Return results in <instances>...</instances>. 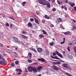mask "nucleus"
Here are the masks:
<instances>
[{
	"label": "nucleus",
	"mask_w": 76,
	"mask_h": 76,
	"mask_svg": "<svg viewBox=\"0 0 76 76\" xmlns=\"http://www.w3.org/2000/svg\"><path fill=\"white\" fill-rule=\"evenodd\" d=\"M42 68V66H39V67H37V69L38 71H39Z\"/></svg>",
	"instance_id": "14"
},
{
	"label": "nucleus",
	"mask_w": 76,
	"mask_h": 76,
	"mask_svg": "<svg viewBox=\"0 0 76 76\" xmlns=\"http://www.w3.org/2000/svg\"><path fill=\"white\" fill-rule=\"evenodd\" d=\"M53 68L54 69V70H57V71H58L59 69V67L54 65L53 66Z\"/></svg>",
	"instance_id": "7"
},
{
	"label": "nucleus",
	"mask_w": 76,
	"mask_h": 76,
	"mask_svg": "<svg viewBox=\"0 0 76 76\" xmlns=\"http://www.w3.org/2000/svg\"><path fill=\"white\" fill-rule=\"evenodd\" d=\"M28 56H29V57H31L32 56V54H31V53L30 52L28 53Z\"/></svg>",
	"instance_id": "21"
},
{
	"label": "nucleus",
	"mask_w": 76,
	"mask_h": 76,
	"mask_svg": "<svg viewBox=\"0 0 76 76\" xmlns=\"http://www.w3.org/2000/svg\"><path fill=\"white\" fill-rule=\"evenodd\" d=\"M71 34H72V33L69 31H68L67 32H65L64 33V34L65 35H70Z\"/></svg>",
	"instance_id": "11"
},
{
	"label": "nucleus",
	"mask_w": 76,
	"mask_h": 76,
	"mask_svg": "<svg viewBox=\"0 0 76 76\" xmlns=\"http://www.w3.org/2000/svg\"><path fill=\"white\" fill-rule=\"evenodd\" d=\"M74 50L75 53H76V47H74Z\"/></svg>",
	"instance_id": "41"
},
{
	"label": "nucleus",
	"mask_w": 76,
	"mask_h": 76,
	"mask_svg": "<svg viewBox=\"0 0 76 76\" xmlns=\"http://www.w3.org/2000/svg\"><path fill=\"white\" fill-rule=\"evenodd\" d=\"M74 10L76 12V7H74Z\"/></svg>",
	"instance_id": "48"
},
{
	"label": "nucleus",
	"mask_w": 76,
	"mask_h": 76,
	"mask_svg": "<svg viewBox=\"0 0 76 76\" xmlns=\"http://www.w3.org/2000/svg\"><path fill=\"white\" fill-rule=\"evenodd\" d=\"M31 50L33 51H34V52H35V53H37V51L33 47L31 48Z\"/></svg>",
	"instance_id": "12"
},
{
	"label": "nucleus",
	"mask_w": 76,
	"mask_h": 76,
	"mask_svg": "<svg viewBox=\"0 0 76 76\" xmlns=\"http://www.w3.org/2000/svg\"><path fill=\"white\" fill-rule=\"evenodd\" d=\"M45 21L44 20H42V22L43 23H44V22H45Z\"/></svg>",
	"instance_id": "46"
},
{
	"label": "nucleus",
	"mask_w": 76,
	"mask_h": 76,
	"mask_svg": "<svg viewBox=\"0 0 76 76\" xmlns=\"http://www.w3.org/2000/svg\"><path fill=\"white\" fill-rule=\"evenodd\" d=\"M33 72H37V68H33Z\"/></svg>",
	"instance_id": "18"
},
{
	"label": "nucleus",
	"mask_w": 76,
	"mask_h": 76,
	"mask_svg": "<svg viewBox=\"0 0 76 76\" xmlns=\"http://www.w3.org/2000/svg\"><path fill=\"white\" fill-rule=\"evenodd\" d=\"M63 55L64 57L66 56V54H65V53H63Z\"/></svg>",
	"instance_id": "60"
},
{
	"label": "nucleus",
	"mask_w": 76,
	"mask_h": 76,
	"mask_svg": "<svg viewBox=\"0 0 76 76\" xmlns=\"http://www.w3.org/2000/svg\"><path fill=\"white\" fill-rule=\"evenodd\" d=\"M27 69L29 72H33V68H32V67L28 66L27 68Z\"/></svg>",
	"instance_id": "4"
},
{
	"label": "nucleus",
	"mask_w": 76,
	"mask_h": 76,
	"mask_svg": "<svg viewBox=\"0 0 76 76\" xmlns=\"http://www.w3.org/2000/svg\"><path fill=\"white\" fill-rule=\"evenodd\" d=\"M61 62H62V63H65V61H61Z\"/></svg>",
	"instance_id": "57"
},
{
	"label": "nucleus",
	"mask_w": 76,
	"mask_h": 76,
	"mask_svg": "<svg viewBox=\"0 0 76 76\" xmlns=\"http://www.w3.org/2000/svg\"><path fill=\"white\" fill-rule=\"evenodd\" d=\"M18 61H17L15 62V64H18Z\"/></svg>",
	"instance_id": "50"
},
{
	"label": "nucleus",
	"mask_w": 76,
	"mask_h": 76,
	"mask_svg": "<svg viewBox=\"0 0 76 76\" xmlns=\"http://www.w3.org/2000/svg\"><path fill=\"white\" fill-rule=\"evenodd\" d=\"M37 2L38 3H39V4H42L43 6H45V5H47V9H50V7H51V6L50 4V2H49L48 4H47V1L45 0H37Z\"/></svg>",
	"instance_id": "1"
},
{
	"label": "nucleus",
	"mask_w": 76,
	"mask_h": 76,
	"mask_svg": "<svg viewBox=\"0 0 76 76\" xmlns=\"http://www.w3.org/2000/svg\"><path fill=\"white\" fill-rule=\"evenodd\" d=\"M0 59H2V58H1V55L0 54Z\"/></svg>",
	"instance_id": "63"
},
{
	"label": "nucleus",
	"mask_w": 76,
	"mask_h": 76,
	"mask_svg": "<svg viewBox=\"0 0 76 76\" xmlns=\"http://www.w3.org/2000/svg\"><path fill=\"white\" fill-rule=\"evenodd\" d=\"M63 66L66 68V69H69V65L66 63H64L62 64Z\"/></svg>",
	"instance_id": "3"
},
{
	"label": "nucleus",
	"mask_w": 76,
	"mask_h": 76,
	"mask_svg": "<svg viewBox=\"0 0 76 76\" xmlns=\"http://www.w3.org/2000/svg\"><path fill=\"white\" fill-rule=\"evenodd\" d=\"M0 64H3V65H6L7 64L6 62L4 61H0Z\"/></svg>",
	"instance_id": "9"
},
{
	"label": "nucleus",
	"mask_w": 76,
	"mask_h": 76,
	"mask_svg": "<svg viewBox=\"0 0 76 76\" xmlns=\"http://www.w3.org/2000/svg\"><path fill=\"white\" fill-rule=\"evenodd\" d=\"M26 2L24 1L22 3V5L23 6H25V4H26Z\"/></svg>",
	"instance_id": "20"
},
{
	"label": "nucleus",
	"mask_w": 76,
	"mask_h": 76,
	"mask_svg": "<svg viewBox=\"0 0 76 76\" xmlns=\"http://www.w3.org/2000/svg\"><path fill=\"white\" fill-rule=\"evenodd\" d=\"M45 52L46 53H49V51H48V50H46Z\"/></svg>",
	"instance_id": "43"
},
{
	"label": "nucleus",
	"mask_w": 76,
	"mask_h": 76,
	"mask_svg": "<svg viewBox=\"0 0 76 76\" xmlns=\"http://www.w3.org/2000/svg\"><path fill=\"white\" fill-rule=\"evenodd\" d=\"M2 17H3L4 18V17H5V15H4V14H3L2 15Z\"/></svg>",
	"instance_id": "62"
},
{
	"label": "nucleus",
	"mask_w": 76,
	"mask_h": 76,
	"mask_svg": "<svg viewBox=\"0 0 76 76\" xmlns=\"http://www.w3.org/2000/svg\"><path fill=\"white\" fill-rule=\"evenodd\" d=\"M68 58L69 59H73V57L72 55H70L69 54H67Z\"/></svg>",
	"instance_id": "8"
},
{
	"label": "nucleus",
	"mask_w": 76,
	"mask_h": 76,
	"mask_svg": "<svg viewBox=\"0 0 76 76\" xmlns=\"http://www.w3.org/2000/svg\"><path fill=\"white\" fill-rule=\"evenodd\" d=\"M39 61H41L42 62H44L45 61V59L43 58H39L38 59Z\"/></svg>",
	"instance_id": "10"
},
{
	"label": "nucleus",
	"mask_w": 76,
	"mask_h": 76,
	"mask_svg": "<svg viewBox=\"0 0 76 76\" xmlns=\"http://www.w3.org/2000/svg\"><path fill=\"white\" fill-rule=\"evenodd\" d=\"M62 53L63 54H66V53L65 52H64V51H63V52Z\"/></svg>",
	"instance_id": "64"
},
{
	"label": "nucleus",
	"mask_w": 76,
	"mask_h": 76,
	"mask_svg": "<svg viewBox=\"0 0 76 76\" xmlns=\"http://www.w3.org/2000/svg\"><path fill=\"white\" fill-rule=\"evenodd\" d=\"M65 42L64 41H63V42H61V44H64V43Z\"/></svg>",
	"instance_id": "56"
},
{
	"label": "nucleus",
	"mask_w": 76,
	"mask_h": 76,
	"mask_svg": "<svg viewBox=\"0 0 76 76\" xmlns=\"http://www.w3.org/2000/svg\"><path fill=\"white\" fill-rule=\"evenodd\" d=\"M13 39L14 41V42H15V43H17V44H20V43H21V42L15 37H13Z\"/></svg>",
	"instance_id": "2"
},
{
	"label": "nucleus",
	"mask_w": 76,
	"mask_h": 76,
	"mask_svg": "<svg viewBox=\"0 0 76 76\" xmlns=\"http://www.w3.org/2000/svg\"><path fill=\"white\" fill-rule=\"evenodd\" d=\"M61 8L62 9H64V6H62L61 7Z\"/></svg>",
	"instance_id": "52"
},
{
	"label": "nucleus",
	"mask_w": 76,
	"mask_h": 76,
	"mask_svg": "<svg viewBox=\"0 0 76 76\" xmlns=\"http://www.w3.org/2000/svg\"><path fill=\"white\" fill-rule=\"evenodd\" d=\"M72 20H73V22H75H75H76V21L75 20L73 19Z\"/></svg>",
	"instance_id": "55"
},
{
	"label": "nucleus",
	"mask_w": 76,
	"mask_h": 76,
	"mask_svg": "<svg viewBox=\"0 0 76 76\" xmlns=\"http://www.w3.org/2000/svg\"><path fill=\"white\" fill-rule=\"evenodd\" d=\"M36 14L37 15H39V12L38 11H36Z\"/></svg>",
	"instance_id": "34"
},
{
	"label": "nucleus",
	"mask_w": 76,
	"mask_h": 76,
	"mask_svg": "<svg viewBox=\"0 0 76 76\" xmlns=\"http://www.w3.org/2000/svg\"><path fill=\"white\" fill-rule=\"evenodd\" d=\"M15 70L17 72H22V70L18 69H16Z\"/></svg>",
	"instance_id": "17"
},
{
	"label": "nucleus",
	"mask_w": 76,
	"mask_h": 76,
	"mask_svg": "<svg viewBox=\"0 0 76 76\" xmlns=\"http://www.w3.org/2000/svg\"><path fill=\"white\" fill-rule=\"evenodd\" d=\"M50 45H53L54 43L53 42L51 43L50 44Z\"/></svg>",
	"instance_id": "47"
},
{
	"label": "nucleus",
	"mask_w": 76,
	"mask_h": 76,
	"mask_svg": "<svg viewBox=\"0 0 76 76\" xmlns=\"http://www.w3.org/2000/svg\"><path fill=\"white\" fill-rule=\"evenodd\" d=\"M73 43H74L75 45H76V40H73L72 41Z\"/></svg>",
	"instance_id": "30"
},
{
	"label": "nucleus",
	"mask_w": 76,
	"mask_h": 76,
	"mask_svg": "<svg viewBox=\"0 0 76 76\" xmlns=\"http://www.w3.org/2000/svg\"><path fill=\"white\" fill-rule=\"evenodd\" d=\"M50 27H51L52 28H53V27H54V25H53V24L50 25Z\"/></svg>",
	"instance_id": "45"
},
{
	"label": "nucleus",
	"mask_w": 76,
	"mask_h": 76,
	"mask_svg": "<svg viewBox=\"0 0 76 76\" xmlns=\"http://www.w3.org/2000/svg\"><path fill=\"white\" fill-rule=\"evenodd\" d=\"M30 20L31 22H33V21H34V19L32 18H31L30 19Z\"/></svg>",
	"instance_id": "32"
},
{
	"label": "nucleus",
	"mask_w": 76,
	"mask_h": 76,
	"mask_svg": "<svg viewBox=\"0 0 76 76\" xmlns=\"http://www.w3.org/2000/svg\"><path fill=\"white\" fill-rule=\"evenodd\" d=\"M6 26L9 27V23H7L6 24Z\"/></svg>",
	"instance_id": "39"
},
{
	"label": "nucleus",
	"mask_w": 76,
	"mask_h": 76,
	"mask_svg": "<svg viewBox=\"0 0 76 76\" xmlns=\"http://www.w3.org/2000/svg\"><path fill=\"white\" fill-rule=\"evenodd\" d=\"M52 3H54L55 2V0H52Z\"/></svg>",
	"instance_id": "54"
},
{
	"label": "nucleus",
	"mask_w": 76,
	"mask_h": 76,
	"mask_svg": "<svg viewBox=\"0 0 76 76\" xmlns=\"http://www.w3.org/2000/svg\"><path fill=\"white\" fill-rule=\"evenodd\" d=\"M8 18H10L11 19H12V20H14V18L13 17H8Z\"/></svg>",
	"instance_id": "31"
},
{
	"label": "nucleus",
	"mask_w": 76,
	"mask_h": 76,
	"mask_svg": "<svg viewBox=\"0 0 76 76\" xmlns=\"http://www.w3.org/2000/svg\"><path fill=\"white\" fill-rule=\"evenodd\" d=\"M28 24V26H29V27H32V23H29Z\"/></svg>",
	"instance_id": "16"
},
{
	"label": "nucleus",
	"mask_w": 76,
	"mask_h": 76,
	"mask_svg": "<svg viewBox=\"0 0 76 76\" xmlns=\"http://www.w3.org/2000/svg\"><path fill=\"white\" fill-rule=\"evenodd\" d=\"M28 63H32V61L30 60H28Z\"/></svg>",
	"instance_id": "37"
},
{
	"label": "nucleus",
	"mask_w": 76,
	"mask_h": 76,
	"mask_svg": "<svg viewBox=\"0 0 76 76\" xmlns=\"http://www.w3.org/2000/svg\"><path fill=\"white\" fill-rule=\"evenodd\" d=\"M14 53L15 54V55H18V53L16 52H15Z\"/></svg>",
	"instance_id": "61"
},
{
	"label": "nucleus",
	"mask_w": 76,
	"mask_h": 76,
	"mask_svg": "<svg viewBox=\"0 0 76 76\" xmlns=\"http://www.w3.org/2000/svg\"><path fill=\"white\" fill-rule=\"evenodd\" d=\"M74 29H75V30H76V29H75V26L72 29H71V30H72V31H73V30H74Z\"/></svg>",
	"instance_id": "40"
},
{
	"label": "nucleus",
	"mask_w": 76,
	"mask_h": 76,
	"mask_svg": "<svg viewBox=\"0 0 76 76\" xmlns=\"http://www.w3.org/2000/svg\"><path fill=\"white\" fill-rule=\"evenodd\" d=\"M21 75V73L20 72H18V75Z\"/></svg>",
	"instance_id": "53"
},
{
	"label": "nucleus",
	"mask_w": 76,
	"mask_h": 76,
	"mask_svg": "<svg viewBox=\"0 0 76 76\" xmlns=\"http://www.w3.org/2000/svg\"><path fill=\"white\" fill-rule=\"evenodd\" d=\"M68 0H65V2L66 3H68Z\"/></svg>",
	"instance_id": "49"
},
{
	"label": "nucleus",
	"mask_w": 76,
	"mask_h": 76,
	"mask_svg": "<svg viewBox=\"0 0 76 76\" xmlns=\"http://www.w3.org/2000/svg\"><path fill=\"white\" fill-rule=\"evenodd\" d=\"M56 53H55L53 52V56H56Z\"/></svg>",
	"instance_id": "38"
},
{
	"label": "nucleus",
	"mask_w": 76,
	"mask_h": 76,
	"mask_svg": "<svg viewBox=\"0 0 76 76\" xmlns=\"http://www.w3.org/2000/svg\"><path fill=\"white\" fill-rule=\"evenodd\" d=\"M37 51L38 53H42V49L40 48H38L37 49Z\"/></svg>",
	"instance_id": "5"
},
{
	"label": "nucleus",
	"mask_w": 76,
	"mask_h": 76,
	"mask_svg": "<svg viewBox=\"0 0 76 76\" xmlns=\"http://www.w3.org/2000/svg\"><path fill=\"white\" fill-rule=\"evenodd\" d=\"M42 32L44 34H45H45H47V32H46V31H45L44 30L42 31Z\"/></svg>",
	"instance_id": "22"
},
{
	"label": "nucleus",
	"mask_w": 76,
	"mask_h": 76,
	"mask_svg": "<svg viewBox=\"0 0 76 76\" xmlns=\"http://www.w3.org/2000/svg\"><path fill=\"white\" fill-rule=\"evenodd\" d=\"M56 8H54L53 10V12H55V11H56Z\"/></svg>",
	"instance_id": "51"
},
{
	"label": "nucleus",
	"mask_w": 76,
	"mask_h": 76,
	"mask_svg": "<svg viewBox=\"0 0 76 76\" xmlns=\"http://www.w3.org/2000/svg\"><path fill=\"white\" fill-rule=\"evenodd\" d=\"M68 4H69V5H70L72 3V2H71L70 1H69L68 2Z\"/></svg>",
	"instance_id": "44"
},
{
	"label": "nucleus",
	"mask_w": 76,
	"mask_h": 76,
	"mask_svg": "<svg viewBox=\"0 0 76 76\" xmlns=\"http://www.w3.org/2000/svg\"><path fill=\"white\" fill-rule=\"evenodd\" d=\"M11 66H12V67H15V64L14 63H11Z\"/></svg>",
	"instance_id": "26"
},
{
	"label": "nucleus",
	"mask_w": 76,
	"mask_h": 76,
	"mask_svg": "<svg viewBox=\"0 0 76 76\" xmlns=\"http://www.w3.org/2000/svg\"><path fill=\"white\" fill-rule=\"evenodd\" d=\"M56 53L57 55H58L59 57H61V58H63V56H62V55L60 53L58 52L57 51H56Z\"/></svg>",
	"instance_id": "6"
},
{
	"label": "nucleus",
	"mask_w": 76,
	"mask_h": 76,
	"mask_svg": "<svg viewBox=\"0 0 76 76\" xmlns=\"http://www.w3.org/2000/svg\"><path fill=\"white\" fill-rule=\"evenodd\" d=\"M58 19V20H59L61 22H62V21H63V20L61 18H59V19Z\"/></svg>",
	"instance_id": "29"
},
{
	"label": "nucleus",
	"mask_w": 76,
	"mask_h": 76,
	"mask_svg": "<svg viewBox=\"0 0 76 76\" xmlns=\"http://www.w3.org/2000/svg\"><path fill=\"white\" fill-rule=\"evenodd\" d=\"M51 57L52 58H53V59L55 58V56H51Z\"/></svg>",
	"instance_id": "59"
},
{
	"label": "nucleus",
	"mask_w": 76,
	"mask_h": 76,
	"mask_svg": "<svg viewBox=\"0 0 76 76\" xmlns=\"http://www.w3.org/2000/svg\"><path fill=\"white\" fill-rule=\"evenodd\" d=\"M64 10H66V11H67V7L66 6H64Z\"/></svg>",
	"instance_id": "35"
},
{
	"label": "nucleus",
	"mask_w": 76,
	"mask_h": 76,
	"mask_svg": "<svg viewBox=\"0 0 76 76\" xmlns=\"http://www.w3.org/2000/svg\"><path fill=\"white\" fill-rule=\"evenodd\" d=\"M10 27L11 28L13 27V24L12 23L10 24Z\"/></svg>",
	"instance_id": "42"
},
{
	"label": "nucleus",
	"mask_w": 76,
	"mask_h": 76,
	"mask_svg": "<svg viewBox=\"0 0 76 76\" xmlns=\"http://www.w3.org/2000/svg\"><path fill=\"white\" fill-rule=\"evenodd\" d=\"M39 37H40V38H43V37H44V35H42L41 34H40L39 35Z\"/></svg>",
	"instance_id": "24"
},
{
	"label": "nucleus",
	"mask_w": 76,
	"mask_h": 76,
	"mask_svg": "<svg viewBox=\"0 0 76 76\" xmlns=\"http://www.w3.org/2000/svg\"><path fill=\"white\" fill-rule=\"evenodd\" d=\"M67 69H68V70H72V69L71 67L69 66V65L68 68Z\"/></svg>",
	"instance_id": "25"
},
{
	"label": "nucleus",
	"mask_w": 76,
	"mask_h": 76,
	"mask_svg": "<svg viewBox=\"0 0 76 76\" xmlns=\"http://www.w3.org/2000/svg\"><path fill=\"white\" fill-rule=\"evenodd\" d=\"M44 18L47 19H50V17H48V15H45L44 16Z\"/></svg>",
	"instance_id": "15"
},
{
	"label": "nucleus",
	"mask_w": 76,
	"mask_h": 76,
	"mask_svg": "<svg viewBox=\"0 0 76 76\" xmlns=\"http://www.w3.org/2000/svg\"><path fill=\"white\" fill-rule=\"evenodd\" d=\"M22 37L23 38H28V37H26L23 34L22 35Z\"/></svg>",
	"instance_id": "23"
},
{
	"label": "nucleus",
	"mask_w": 76,
	"mask_h": 76,
	"mask_svg": "<svg viewBox=\"0 0 76 76\" xmlns=\"http://www.w3.org/2000/svg\"><path fill=\"white\" fill-rule=\"evenodd\" d=\"M26 32L23 31V32L22 33V34H26Z\"/></svg>",
	"instance_id": "36"
},
{
	"label": "nucleus",
	"mask_w": 76,
	"mask_h": 76,
	"mask_svg": "<svg viewBox=\"0 0 76 76\" xmlns=\"http://www.w3.org/2000/svg\"><path fill=\"white\" fill-rule=\"evenodd\" d=\"M57 2L58 3V4H59V5H60L61 3L62 4V3H61V2H60V1L59 0H58L57 1Z\"/></svg>",
	"instance_id": "27"
},
{
	"label": "nucleus",
	"mask_w": 76,
	"mask_h": 76,
	"mask_svg": "<svg viewBox=\"0 0 76 76\" xmlns=\"http://www.w3.org/2000/svg\"><path fill=\"white\" fill-rule=\"evenodd\" d=\"M60 63H61V62H57V64H60Z\"/></svg>",
	"instance_id": "58"
},
{
	"label": "nucleus",
	"mask_w": 76,
	"mask_h": 76,
	"mask_svg": "<svg viewBox=\"0 0 76 76\" xmlns=\"http://www.w3.org/2000/svg\"><path fill=\"white\" fill-rule=\"evenodd\" d=\"M55 59H57V60H61V59L58 58L57 56H55Z\"/></svg>",
	"instance_id": "19"
},
{
	"label": "nucleus",
	"mask_w": 76,
	"mask_h": 76,
	"mask_svg": "<svg viewBox=\"0 0 76 76\" xmlns=\"http://www.w3.org/2000/svg\"><path fill=\"white\" fill-rule=\"evenodd\" d=\"M70 5L71 7H73V6L75 5V4H74L73 3H72V4L71 3V4Z\"/></svg>",
	"instance_id": "28"
},
{
	"label": "nucleus",
	"mask_w": 76,
	"mask_h": 76,
	"mask_svg": "<svg viewBox=\"0 0 76 76\" xmlns=\"http://www.w3.org/2000/svg\"><path fill=\"white\" fill-rule=\"evenodd\" d=\"M67 50H68V51H69V52L70 51V47L69 46L68 47Z\"/></svg>",
	"instance_id": "33"
},
{
	"label": "nucleus",
	"mask_w": 76,
	"mask_h": 76,
	"mask_svg": "<svg viewBox=\"0 0 76 76\" xmlns=\"http://www.w3.org/2000/svg\"><path fill=\"white\" fill-rule=\"evenodd\" d=\"M34 19L35 20V23H37V25H39V21H38V20L34 18Z\"/></svg>",
	"instance_id": "13"
}]
</instances>
